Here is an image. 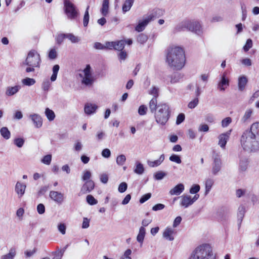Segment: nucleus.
I'll return each mask as SVG.
<instances>
[{
	"label": "nucleus",
	"instance_id": "f257e3e1",
	"mask_svg": "<svg viewBox=\"0 0 259 259\" xmlns=\"http://www.w3.org/2000/svg\"><path fill=\"white\" fill-rule=\"evenodd\" d=\"M240 143L244 150L248 152L259 151V122L251 124L249 130L244 131L241 137Z\"/></svg>",
	"mask_w": 259,
	"mask_h": 259
},
{
	"label": "nucleus",
	"instance_id": "f03ea898",
	"mask_svg": "<svg viewBox=\"0 0 259 259\" xmlns=\"http://www.w3.org/2000/svg\"><path fill=\"white\" fill-rule=\"evenodd\" d=\"M185 55L183 48L177 46L169 47L166 52V62L174 70H181L185 64Z\"/></svg>",
	"mask_w": 259,
	"mask_h": 259
},
{
	"label": "nucleus",
	"instance_id": "7ed1b4c3",
	"mask_svg": "<svg viewBox=\"0 0 259 259\" xmlns=\"http://www.w3.org/2000/svg\"><path fill=\"white\" fill-rule=\"evenodd\" d=\"M41 59L39 54L35 50L29 51L22 66L26 65L25 71L27 73L34 72L35 68H39Z\"/></svg>",
	"mask_w": 259,
	"mask_h": 259
},
{
	"label": "nucleus",
	"instance_id": "20e7f679",
	"mask_svg": "<svg viewBox=\"0 0 259 259\" xmlns=\"http://www.w3.org/2000/svg\"><path fill=\"white\" fill-rule=\"evenodd\" d=\"M189 259H215L210 245L204 244L197 247Z\"/></svg>",
	"mask_w": 259,
	"mask_h": 259
},
{
	"label": "nucleus",
	"instance_id": "39448f33",
	"mask_svg": "<svg viewBox=\"0 0 259 259\" xmlns=\"http://www.w3.org/2000/svg\"><path fill=\"white\" fill-rule=\"evenodd\" d=\"M170 115L169 107L166 104H159L158 110L155 112V118L157 123L164 125L168 121Z\"/></svg>",
	"mask_w": 259,
	"mask_h": 259
},
{
	"label": "nucleus",
	"instance_id": "423d86ee",
	"mask_svg": "<svg viewBox=\"0 0 259 259\" xmlns=\"http://www.w3.org/2000/svg\"><path fill=\"white\" fill-rule=\"evenodd\" d=\"M81 78V82L87 87H91L94 82V78L91 72V67L90 65H87L82 70V73L79 74Z\"/></svg>",
	"mask_w": 259,
	"mask_h": 259
},
{
	"label": "nucleus",
	"instance_id": "0eeeda50",
	"mask_svg": "<svg viewBox=\"0 0 259 259\" xmlns=\"http://www.w3.org/2000/svg\"><path fill=\"white\" fill-rule=\"evenodd\" d=\"M64 11L67 18L74 19L78 15V12L75 6L69 0L64 1Z\"/></svg>",
	"mask_w": 259,
	"mask_h": 259
},
{
	"label": "nucleus",
	"instance_id": "6e6552de",
	"mask_svg": "<svg viewBox=\"0 0 259 259\" xmlns=\"http://www.w3.org/2000/svg\"><path fill=\"white\" fill-rule=\"evenodd\" d=\"M213 163L212 164V173L214 175H217L221 170L222 162L221 159V155L215 151L212 154Z\"/></svg>",
	"mask_w": 259,
	"mask_h": 259
},
{
	"label": "nucleus",
	"instance_id": "1a4fd4ad",
	"mask_svg": "<svg viewBox=\"0 0 259 259\" xmlns=\"http://www.w3.org/2000/svg\"><path fill=\"white\" fill-rule=\"evenodd\" d=\"M155 17V15L153 13L144 16L143 20L139 21L138 25L135 27V30L138 32L143 31L148 23L154 20Z\"/></svg>",
	"mask_w": 259,
	"mask_h": 259
},
{
	"label": "nucleus",
	"instance_id": "9d476101",
	"mask_svg": "<svg viewBox=\"0 0 259 259\" xmlns=\"http://www.w3.org/2000/svg\"><path fill=\"white\" fill-rule=\"evenodd\" d=\"M188 30L193 32L198 35H200L203 33L201 26L199 22L195 21L188 20Z\"/></svg>",
	"mask_w": 259,
	"mask_h": 259
},
{
	"label": "nucleus",
	"instance_id": "9b49d317",
	"mask_svg": "<svg viewBox=\"0 0 259 259\" xmlns=\"http://www.w3.org/2000/svg\"><path fill=\"white\" fill-rule=\"evenodd\" d=\"M49 196L52 200L58 204H61L65 199L64 194L58 191H51Z\"/></svg>",
	"mask_w": 259,
	"mask_h": 259
},
{
	"label": "nucleus",
	"instance_id": "f8f14e48",
	"mask_svg": "<svg viewBox=\"0 0 259 259\" xmlns=\"http://www.w3.org/2000/svg\"><path fill=\"white\" fill-rule=\"evenodd\" d=\"M95 187V183L92 180H89L85 182L81 188L80 193L84 194L91 192Z\"/></svg>",
	"mask_w": 259,
	"mask_h": 259
},
{
	"label": "nucleus",
	"instance_id": "ddd939ff",
	"mask_svg": "<svg viewBox=\"0 0 259 259\" xmlns=\"http://www.w3.org/2000/svg\"><path fill=\"white\" fill-rule=\"evenodd\" d=\"M189 23H188V20H185L179 23H178L174 28L172 30L173 33H177L179 32L184 31L185 30H188V27Z\"/></svg>",
	"mask_w": 259,
	"mask_h": 259
},
{
	"label": "nucleus",
	"instance_id": "4468645a",
	"mask_svg": "<svg viewBox=\"0 0 259 259\" xmlns=\"http://www.w3.org/2000/svg\"><path fill=\"white\" fill-rule=\"evenodd\" d=\"M231 130L226 133L221 134L219 137L218 145L222 148H225L226 143L229 139Z\"/></svg>",
	"mask_w": 259,
	"mask_h": 259
},
{
	"label": "nucleus",
	"instance_id": "2eb2a0df",
	"mask_svg": "<svg viewBox=\"0 0 259 259\" xmlns=\"http://www.w3.org/2000/svg\"><path fill=\"white\" fill-rule=\"evenodd\" d=\"M29 117L33 122V123L35 127L40 128L42 126V119L39 114L35 113L29 115Z\"/></svg>",
	"mask_w": 259,
	"mask_h": 259
},
{
	"label": "nucleus",
	"instance_id": "dca6fc26",
	"mask_svg": "<svg viewBox=\"0 0 259 259\" xmlns=\"http://www.w3.org/2000/svg\"><path fill=\"white\" fill-rule=\"evenodd\" d=\"M184 190V185L183 184H179L169 191L171 195H179Z\"/></svg>",
	"mask_w": 259,
	"mask_h": 259
},
{
	"label": "nucleus",
	"instance_id": "f3484780",
	"mask_svg": "<svg viewBox=\"0 0 259 259\" xmlns=\"http://www.w3.org/2000/svg\"><path fill=\"white\" fill-rule=\"evenodd\" d=\"M193 204L191 196L184 195L181 196V205L182 206H184L185 208H187Z\"/></svg>",
	"mask_w": 259,
	"mask_h": 259
},
{
	"label": "nucleus",
	"instance_id": "a211bd4d",
	"mask_svg": "<svg viewBox=\"0 0 259 259\" xmlns=\"http://www.w3.org/2000/svg\"><path fill=\"white\" fill-rule=\"evenodd\" d=\"M26 185L19 182H17L15 186V191L18 195L19 197H21L24 194Z\"/></svg>",
	"mask_w": 259,
	"mask_h": 259
},
{
	"label": "nucleus",
	"instance_id": "6ab92c4d",
	"mask_svg": "<svg viewBox=\"0 0 259 259\" xmlns=\"http://www.w3.org/2000/svg\"><path fill=\"white\" fill-rule=\"evenodd\" d=\"M229 80L226 78L225 74H224L222 76L221 81L218 83V88L220 91H224L225 90L226 87L229 86Z\"/></svg>",
	"mask_w": 259,
	"mask_h": 259
},
{
	"label": "nucleus",
	"instance_id": "aec40b11",
	"mask_svg": "<svg viewBox=\"0 0 259 259\" xmlns=\"http://www.w3.org/2000/svg\"><path fill=\"white\" fill-rule=\"evenodd\" d=\"M164 155L161 154L158 159L154 161L147 160V164L151 167H154L159 166L164 160Z\"/></svg>",
	"mask_w": 259,
	"mask_h": 259
},
{
	"label": "nucleus",
	"instance_id": "412c9836",
	"mask_svg": "<svg viewBox=\"0 0 259 259\" xmlns=\"http://www.w3.org/2000/svg\"><path fill=\"white\" fill-rule=\"evenodd\" d=\"M248 81L247 78L245 76H240L238 78V89L240 91H242L245 88Z\"/></svg>",
	"mask_w": 259,
	"mask_h": 259
},
{
	"label": "nucleus",
	"instance_id": "4be33fe9",
	"mask_svg": "<svg viewBox=\"0 0 259 259\" xmlns=\"http://www.w3.org/2000/svg\"><path fill=\"white\" fill-rule=\"evenodd\" d=\"M97 108L98 106L97 105L90 103H87L85 105L84 110L86 114H91L94 113Z\"/></svg>",
	"mask_w": 259,
	"mask_h": 259
},
{
	"label": "nucleus",
	"instance_id": "5701e85b",
	"mask_svg": "<svg viewBox=\"0 0 259 259\" xmlns=\"http://www.w3.org/2000/svg\"><path fill=\"white\" fill-rule=\"evenodd\" d=\"M174 232V231L171 228H167L163 233V237L167 240L172 241L174 239L172 236Z\"/></svg>",
	"mask_w": 259,
	"mask_h": 259
},
{
	"label": "nucleus",
	"instance_id": "b1692460",
	"mask_svg": "<svg viewBox=\"0 0 259 259\" xmlns=\"http://www.w3.org/2000/svg\"><path fill=\"white\" fill-rule=\"evenodd\" d=\"M20 89V86L15 85L14 87H9L6 92V95L11 96L17 93Z\"/></svg>",
	"mask_w": 259,
	"mask_h": 259
},
{
	"label": "nucleus",
	"instance_id": "393cba45",
	"mask_svg": "<svg viewBox=\"0 0 259 259\" xmlns=\"http://www.w3.org/2000/svg\"><path fill=\"white\" fill-rule=\"evenodd\" d=\"M146 234V229L144 227H141L139 229V234L137 237V240L142 244Z\"/></svg>",
	"mask_w": 259,
	"mask_h": 259
},
{
	"label": "nucleus",
	"instance_id": "a878e982",
	"mask_svg": "<svg viewBox=\"0 0 259 259\" xmlns=\"http://www.w3.org/2000/svg\"><path fill=\"white\" fill-rule=\"evenodd\" d=\"M109 4V0H104L103 2L100 11L104 16H106L108 14Z\"/></svg>",
	"mask_w": 259,
	"mask_h": 259
},
{
	"label": "nucleus",
	"instance_id": "bb28decb",
	"mask_svg": "<svg viewBox=\"0 0 259 259\" xmlns=\"http://www.w3.org/2000/svg\"><path fill=\"white\" fill-rule=\"evenodd\" d=\"M134 2V0H125L122 5V10L123 12L126 13L128 11Z\"/></svg>",
	"mask_w": 259,
	"mask_h": 259
},
{
	"label": "nucleus",
	"instance_id": "cd10ccee",
	"mask_svg": "<svg viewBox=\"0 0 259 259\" xmlns=\"http://www.w3.org/2000/svg\"><path fill=\"white\" fill-rule=\"evenodd\" d=\"M238 212L237 213L238 220L239 222V225L240 226L241 222L244 218L245 209V207L243 205H240L238 207Z\"/></svg>",
	"mask_w": 259,
	"mask_h": 259
},
{
	"label": "nucleus",
	"instance_id": "c85d7f7f",
	"mask_svg": "<svg viewBox=\"0 0 259 259\" xmlns=\"http://www.w3.org/2000/svg\"><path fill=\"white\" fill-rule=\"evenodd\" d=\"M125 44L126 41L125 40L114 41V50H117V52L124 50L123 49Z\"/></svg>",
	"mask_w": 259,
	"mask_h": 259
},
{
	"label": "nucleus",
	"instance_id": "c756f323",
	"mask_svg": "<svg viewBox=\"0 0 259 259\" xmlns=\"http://www.w3.org/2000/svg\"><path fill=\"white\" fill-rule=\"evenodd\" d=\"M157 98L153 97L149 102V108L152 113L155 112L158 109Z\"/></svg>",
	"mask_w": 259,
	"mask_h": 259
},
{
	"label": "nucleus",
	"instance_id": "7c9ffc66",
	"mask_svg": "<svg viewBox=\"0 0 259 259\" xmlns=\"http://www.w3.org/2000/svg\"><path fill=\"white\" fill-rule=\"evenodd\" d=\"M183 77V75L178 72H176L170 76V83L171 84L179 82L180 80Z\"/></svg>",
	"mask_w": 259,
	"mask_h": 259
},
{
	"label": "nucleus",
	"instance_id": "2f4dec72",
	"mask_svg": "<svg viewBox=\"0 0 259 259\" xmlns=\"http://www.w3.org/2000/svg\"><path fill=\"white\" fill-rule=\"evenodd\" d=\"M0 133L2 136L5 139L8 140L11 137V133L7 127H3L1 130Z\"/></svg>",
	"mask_w": 259,
	"mask_h": 259
},
{
	"label": "nucleus",
	"instance_id": "473e14b6",
	"mask_svg": "<svg viewBox=\"0 0 259 259\" xmlns=\"http://www.w3.org/2000/svg\"><path fill=\"white\" fill-rule=\"evenodd\" d=\"M116 55L120 62L122 61H125L128 56L127 52L125 50L118 51Z\"/></svg>",
	"mask_w": 259,
	"mask_h": 259
},
{
	"label": "nucleus",
	"instance_id": "72a5a7b5",
	"mask_svg": "<svg viewBox=\"0 0 259 259\" xmlns=\"http://www.w3.org/2000/svg\"><path fill=\"white\" fill-rule=\"evenodd\" d=\"M213 180L211 179H208L205 181V195H206L209 192L213 184Z\"/></svg>",
	"mask_w": 259,
	"mask_h": 259
},
{
	"label": "nucleus",
	"instance_id": "f704fd0d",
	"mask_svg": "<svg viewBox=\"0 0 259 259\" xmlns=\"http://www.w3.org/2000/svg\"><path fill=\"white\" fill-rule=\"evenodd\" d=\"M45 114L48 119L50 121H53L55 118V114L54 112L49 108H47L46 109Z\"/></svg>",
	"mask_w": 259,
	"mask_h": 259
},
{
	"label": "nucleus",
	"instance_id": "c9c22d12",
	"mask_svg": "<svg viewBox=\"0 0 259 259\" xmlns=\"http://www.w3.org/2000/svg\"><path fill=\"white\" fill-rule=\"evenodd\" d=\"M252 114V110L251 109H248L245 111L243 116L241 118V121L245 123L250 118Z\"/></svg>",
	"mask_w": 259,
	"mask_h": 259
},
{
	"label": "nucleus",
	"instance_id": "e433bc0d",
	"mask_svg": "<svg viewBox=\"0 0 259 259\" xmlns=\"http://www.w3.org/2000/svg\"><path fill=\"white\" fill-rule=\"evenodd\" d=\"M248 166V160L246 158H242L240 160L239 162V169L240 170L244 171H245Z\"/></svg>",
	"mask_w": 259,
	"mask_h": 259
},
{
	"label": "nucleus",
	"instance_id": "4c0bfd02",
	"mask_svg": "<svg viewBox=\"0 0 259 259\" xmlns=\"http://www.w3.org/2000/svg\"><path fill=\"white\" fill-rule=\"evenodd\" d=\"M59 65H55L53 67V74L51 77V80L52 81H54L57 79V74L58 73V71L59 70Z\"/></svg>",
	"mask_w": 259,
	"mask_h": 259
},
{
	"label": "nucleus",
	"instance_id": "58836bf2",
	"mask_svg": "<svg viewBox=\"0 0 259 259\" xmlns=\"http://www.w3.org/2000/svg\"><path fill=\"white\" fill-rule=\"evenodd\" d=\"M36 81L34 79L26 77L22 80V83L23 84L27 86H31L35 84Z\"/></svg>",
	"mask_w": 259,
	"mask_h": 259
},
{
	"label": "nucleus",
	"instance_id": "ea45409f",
	"mask_svg": "<svg viewBox=\"0 0 259 259\" xmlns=\"http://www.w3.org/2000/svg\"><path fill=\"white\" fill-rule=\"evenodd\" d=\"M144 171L143 165L140 162H136V167L134 170V172L138 175H142Z\"/></svg>",
	"mask_w": 259,
	"mask_h": 259
},
{
	"label": "nucleus",
	"instance_id": "a19ab883",
	"mask_svg": "<svg viewBox=\"0 0 259 259\" xmlns=\"http://www.w3.org/2000/svg\"><path fill=\"white\" fill-rule=\"evenodd\" d=\"M66 38L68 39L72 43H77L80 40L79 37L75 36L72 33H66Z\"/></svg>",
	"mask_w": 259,
	"mask_h": 259
},
{
	"label": "nucleus",
	"instance_id": "79ce46f5",
	"mask_svg": "<svg viewBox=\"0 0 259 259\" xmlns=\"http://www.w3.org/2000/svg\"><path fill=\"white\" fill-rule=\"evenodd\" d=\"M16 255L15 249L12 248L9 251V253L6 255H3L2 257V259H13Z\"/></svg>",
	"mask_w": 259,
	"mask_h": 259
},
{
	"label": "nucleus",
	"instance_id": "37998d69",
	"mask_svg": "<svg viewBox=\"0 0 259 259\" xmlns=\"http://www.w3.org/2000/svg\"><path fill=\"white\" fill-rule=\"evenodd\" d=\"M148 38L147 35L144 33H141L137 36V41L141 44H144L147 41Z\"/></svg>",
	"mask_w": 259,
	"mask_h": 259
},
{
	"label": "nucleus",
	"instance_id": "c03bdc74",
	"mask_svg": "<svg viewBox=\"0 0 259 259\" xmlns=\"http://www.w3.org/2000/svg\"><path fill=\"white\" fill-rule=\"evenodd\" d=\"M89 6H88V7L87 8V9L85 10V13L84 15V17H83V26L84 27L87 26V25H88V23H89V21L90 16H89Z\"/></svg>",
	"mask_w": 259,
	"mask_h": 259
},
{
	"label": "nucleus",
	"instance_id": "a18cd8bd",
	"mask_svg": "<svg viewBox=\"0 0 259 259\" xmlns=\"http://www.w3.org/2000/svg\"><path fill=\"white\" fill-rule=\"evenodd\" d=\"M65 38H66V33H60L58 34L56 37L57 44L61 45Z\"/></svg>",
	"mask_w": 259,
	"mask_h": 259
},
{
	"label": "nucleus",
	"instance_id": "49530a36",
	"mask_svg": "<svg viewBox=\"0 0 259 259\" xmlns=\"http://www.w3.org/2000/svg\"><path fill=\"white\" fill-rule=\"evenodd\" d=\"M101 182L103 184H106L108 181L109 175L106 172H103L99 176Z\"/></svg>",
	"mask_w": 259,
	"mask_h": 259
},
{
	"label": "nucleus",
	"instance_id": "de8ad7c7",
	"mask_svg": "<svg viewBox=\"0 0 259 259\" xmlns=\"http://www.w3.org/2000/svg\"><path fill=\"white\" fill-rule=\"evenodd\" d=\"M52 161V155L48 154L43 157L41 162L46 165H50Z\"/></svg>",
	"mask_w": 259,
	"mask_h": 259
},
{
	"label": "nucleus",
	"instance_id": "09e8293b",
	"mask_svg": "<svg viewBox=\"0 0 259 259\" xmlns=\"http://www.w3.org/2000/svg\"><path fill=\"white\" fill-rule=\"evenodd\" d=\"M86 199L87 202L91 205H95L98 203V201L91 195H88Z\"/></svg>",
	"mask_w": 259,
	"mask_h": 259
},
{
	"label": "nucleus",
	"instance_id": "8fccbe9b",
	"mask_svg": "<svg viewBox=\"0 0 259 259\" xmlns=\"http://www.w3.org/2000/svg\"><path fill=\"white\" fill-rule=\"evenodd\" d=\"M126 160L125 156L123 154L119 155L116 158V163L119 165H122Z\"/></svg>",
	"mask_w": 259,
	"mask_h": 259
},
{
	"label": "nucleus",
	"instance_id": "3c124183",
	"mask_svg": "<svg viewBox=\"0 0 259 259\" xmlns=\"http://www.w3.org/2000/svg\"><path fill=\"white\" fill-rule=\"evenodd\" d=\"M169 160L178 164H180L182 162L180 156L176 154H172L169 157Z\"/></svg>",
	"mask_w": 259,
	"mask_h": 259
},
{
	"label": "nucleus",
	"instance_id": "603ef678",
	"mask_svg": "<svg viewBox=\"0 0 259 259\" xmlns=\"http://www.w3.org/2000/svg\"><path fill=\"white\" fill-rule=\"evenodd\" d=\"M166 176V174L163 171H158L154 174V178L156 180H162L165 176Z\"/></svg>",
	"mask_w": 259,
	"mask_h": 259
},
{
	"label": "nucleus",
	"instance_id": "864d4df0",
	"mask_svg": "<svg viewBox=\"0 0 259 259\" xmlns=\"http://www.w3.org/2000/svg\"><path fill=\"white\" fill-rule=\"evenodd\" d=\"M14 143L18 147H22L24 143V140L22 138H16L14 141Z\"/></svg>",
	"mask_w": 259,
	"mask_h": 259
},
{
	"label": "nucleus",
	"instance_id": "5fc2aeb1",
	"mask_svg": "<svg viewBox=\"0 0 259 259\" xmlns=\"http://www.w3.org/2000/svg\"><path fill=\"white\" fill-rule=\"evenodd\" d=\"M103 46L104 50H112L113 49V41H106Z\"/></svg>",
	"mask_w": 259,
	"mask_h": 259
},
{
	"label": "nucleus",
	"instance_id": "6e6d98bb",
	"mask_svg": "<svg viewBox=\"0 0 259 259\" xmlns=\"http://www.w3.org/2000/svg\"><path fill=\"white\" fill-rule=\"evenodd\" d=\"M91 172L89 170H85L83 173V175L82 176V180L84 181L90 180V179L91 178Z\"/></svg>",
	"mask_w": 259,
	"mask_h": 259
},
{
	"label": "nucleus",
	"instance_id": "4d7b16f0",
	"mask_svg": "<svg viewBox=\"0 0 259 259\" xmlns=\"http://www.w3.org/2000/svg\"><path fill=\"white\" fill-rule=\"evenodd\" d=\"M200 187L199 185L194 184L193 185L190 189V193L191 194H196L200 190Z\"/></svg>",
	"mask_w": 259,
	"mask_h": 259
},
{
	"label": "nucleus",
	"instance_id": "13d9d810",
	"mask_svg": "<svg viewBox=\"0 0 259 259\" xmlns=\"http://www.w3.org/2000/svg\"><path fill=\"white\" fill-rule=\"evenodd\" d=\"M252 47V41L251 39H248L245 46L243 47V50L245 52H247Z\"/></svg>",
	"mask_w": 259,
	"mask_h": 259
},
{
	"label": "nucleus",
	"instance_id": "bf43d9fd",
	"mask_svg": "<svg viewBox=\"0 0 259 259\" xmlns=\"http://www.w3.org/2000/svg\"><path fill=\"white\" fill-rule=\"evenodd\" d=\"M59 231L63 235L66 233V226L64 223H60L58 225Z\"/></svg>",
	"mask_w": 259,
	"mask_h": 259
},
{
	"label": "nucleus",
	"instance_id": "052dcab7",
	"mask_svg": "<svg viewBox=\"0 0 259 259\" xmlns=\"http://www.w3.org/2000/svg\"><path fill=\"white\" fill-rule=\"evenodd\" d=\"M198 99L195 98L193 100L189 103L188 106L190 109H193L197 106V105L198 104Z\"/></svg>",
	"mask_w": 259,
	"mask_h": 259
},
{
	"label": "nucleus",
	"instance_id": "680f3d73",
	"mask_svg": "<svg viewBox=\"0 0 259 259\" xmlns=\"http://www.w3.org/2000/svg\"><path fill=\"white\" fill-rule=\"evenodd\" d=\"M147 107L145 105H141L138 109V113L140 115H144L146 114Z\"/></svg>",
	"mask_w": 259,
	"mask_h": 259
},
{
	"label": "nucleus",
	"instance_id": "e2e57ef3",
	"mask_svg": "<svg viewBox=\"0 0 259 259\" xmlns=\"http://www.w3.org/2000/svg\"><path fill=\"white\" fill-rule=\"evenodd\" d=\"M232 122V119L231 117H228L224 118L222 121V126L224 127L228 126L229 124Z\"/></svg>",
	"mask_w": 259,
	"mask_h": 259
},
{
	"label": "nucleus",
	"instance_id": "0e129e2a",
	"mask_svg": "<svg viewBox=\"0 0 259 259\" xmlns=\"http://www.w3.org/2000/svg\"><path fill=\"white\" fill-rule=\"evenodd\" d=\"M132 253V250L130 249H127L124 253L123 255L120 259H132L130 256Z\"/></svg>",
	"mask_w": 259,
	"mask_h": 259
},
{
	"label": "nucleus",
	"instance_id": "69168bd1",
	"mask_svg": "<svg viewBox=\"0 0 259 259\" xmlns=\"http://www.w3.org/2000/svg\"><path fill=\"white\" fill-rule=\"evenodd\" d=\"M57 54L55 49H52L49 53V57L50 59H55L57 58Z\"/></svg>",
	"mask_w": 259,
	"mask_h": 259
},
{
	"label": "nucleus",
	"instance_id": "338daca9",
	"mask_svg": "<svg viewBox=\"0 0 259 259\" xmlns=\"http://www.w3.org/2000/svg\"><path fill=\"white\" fill-rule=\"evenodd\" d=\"M83 145L81 142L77 141H76L74 145V149L76 151L79 152L82 148Z\"/></svg>",
	"mask_w": 259,
	"mask_h": 259
},
{
	"label": "nucleus",
	"instance_id": "774afa93",
	"mask_svg": "<svg viewBox=\"0 0 259 259\" xmlns=\"http://www.w3.org/2000/svg\"><path fill=\"white\" fill-rule=\"evenodd\" d=\"M105 135V134L103 132H98L96 135V141L97 142H100L104 139Z\"/></svg>",
	"mask_w": 259,
	"mask_h": 259
}]
</instances>
